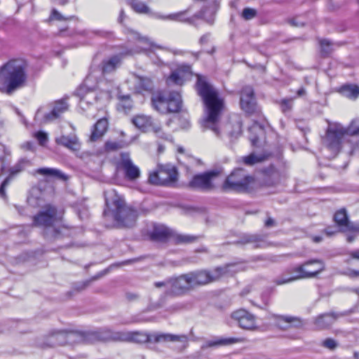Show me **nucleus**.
I'll list each match as a JSON object with an SVG mask.
<instances>
[{
  "instance_id": "obj_1",
  "label": "nucleus",
  "mask_w": 359,
  "mask_h": 359,
  "mask_svg": "<svg viewBox=\"0 0 359 359\" xmlns=\"http://www.w3.org/2000/svg\"><path fill=\"white\" fill-rule=\"evenodd\" d=\"M196 87L206 107V116L202 121L201 126L204 129L211 130L217 136H219L218 121L224 105L223 100L219 97L217 91L204 76L197 75Z\"/></svg>"
},
{
  "instance_id": "obj_2",
  "label": "nucleus",
  "mask_w": 359,
  "mask_h": 359,
  "mask_svg": "<svg viewBox=\"0 0 359 359\" xmlns=\"http://www.w3.org/2000/svg\"><path fill=\"white\" fill-rule=\"evenodd\" d=\"M135 207L133 203H105L103 209L104 226L108 229L132 228L135 224L140 214H147L156 208L140 207L142 203H137Z\"/></svg>"
},
{
  "instance_id": "obj_3",
  "label": "nucleus",
  "mask_w": 359,
  "mask_h": 359,
  "mask_svg": "<svg viewBox=\"0 0 359 359\" xmlns=\"http://www.w3.org/2000/svg\"><path fill=\"white\" fill-rule=\"evenodd\" d=\"M27 80V64L22 59L10 60L0 68L1 90L11 94L24 87Z\"/></svg>"
},
{
  "instance_id": "obj_4",
  "label": "nucleus",
  "mask_w": 359,
  "mask_h": 359,
  "mask_svg": "<svg viewBox=\"0 0 359 359\" xmlns=\"http://www.w3.org/2000/svg\"><path fill=\"white\" fill-rule=\"evenodd\" d=\"M324 262L318 259H311L301 264L290 266L285 273L274 279L273 282L278 285H283L302 279H309L316 277L325 271Z\"/></svg>"
},
{
  "instance_id": "obj_5",
  "label": "nucleus",
  "mask_w": 359,
  "mask_h": 359,
  "mask_svg": "<svg viewBox=\"0 0 359 359\" xmlns=\"http://www.w3.org/2000/svg\"><path fill=\"white\" fill-rule=\"evenodd\" d=\"M151 103L157 111L161 114H168L180 111L182 101L178 92H157L152 95Z\"/></svg>"
},
{
  "instance_id": "obj_6",
  "label": "nucleus",
  "mask_w": 359,
  "mask_h": 359,
  "mask_svg": "<svg viewBox=\"0 0 359 359\" xmlns=\"http://www.w3.org/2000/svg\"><path fill=\"white\" fill-rule=\"evenodd\" d=\"M257 185L255 178L243 168H236L225 180L222 188L238 192L251 191Z\"/></svg>"
},
{
  "instance_id": "obj_7",
  "label": "nucleus",
  "mask_w": 359,
  "mask_h": 359,
  "mask_svg": "<svg viewBox=\"0 0 359 359\" xmlns=\"http://www.w3.org/2000/svg\"><path fill=\"white\" fill-rule=\"evenodd\" d=\"M74 343H81L80 332L59 330L53 331L46 335L42 341H38V346L41 348H53L56 346H64L66 344H72Z\"/></svg>"
},
{
  "instance_id": "obj_8",
  "label": "nucleus",
  "mask_w": 359,
  "mask_h": 359,
  "mask_svg": "<svg viewBox=\"0 0 359 359\" xmlns=\"http://www.w3.org/2000/svg\"><path fill=\"white\" fill-rule=\"evenodd\" d=\"M328 124L323 142L333 156H336L341 149L346 135L341 123L328 122Z\"/></svg>"
},
{
  "instance_id": "obj_9",
  "label": "nucleus",
  "mask_w": 359,
  "mask_h": 359,
  "mask_svg": "<svg viewBox=\"0 0 359 359\" xmlns=\"http://www.w3.org/2000/svg\"><path fill=\"white\" fill-rule=\"evenodd\" d=\"M179 173L174 166H159L149 175V183L154 185L175 187L178 181Z\"/></svg>"
},
{
  "instance_id": "obj_10",
  "label": "nucleus",
  "mask_w": 359,
  "mask_h": 359,
  "mask_svg": "<svg viewBox=\"0 0 359 359\" xmlns=\"http://www.w3.org/2000/svg\"><path fill=\"white\" fill-rule=\"evenodd\" d=\"M261 172L262 176L257 183L260 191L262 194L275 193L276 187L281 182L284 175L273 165L263 168Z\"/></svg>"
},
{
  "instance_id": "obj_11",
  "label": "nucleus",
  "mask_w": 359,
  "mask_h": 359,
  "mask_svg": "<svg viewBox=\"0 0 359 359\" xmlns=\"http://www.w3.org/2000/svg\"><path fill=\"white\" fill-rule=\"evenodd\" d=\"M231 266L232 265L229 264L224 267L218 266L214 269L212 271L199 270L189 272V275L192 287L199 285H204L217 280L227 272L228 268Z\"/></svg>"
},
{
  "instance_id": "obj_12",
  "label": "nucleus",
  "mask_w": 359,
  "mask_h": 359,
  "mask_svg": "<svg viewBox=\"0 0 359 359\" xmlns=\"http://www.w3.org/2000/svg\"><path fill=\"white\" fill-rule=\"evenodd\" d=\"M122 332H114L108 328H102L93 332H80L81 343H94L97 341H119Z\"/></svg>"
},
{
  "instance_id": "obj_13",
  "label": "nucleus",
  "mask_w": 359,
  "mask_h": 359,
  "mask_svg": "<svg viewBox=\"0 0 359 359\" xmlns=\"http://www.w3.org/2000/svg\"><path fill=\"white\" fill-rule=\"evenodd\" d=\"M219 172L210 170L195 175L189 182L188 187L203 191H209L215 188V180L219 176Z\"/></svg>"
},
{
  "instance_id": "obj_14",
  "label": "nucleus",
  "mask_w": 359,
  "mask_h": 359,
  "mask_svg": "<svg viewBox=\"0 0 359 359\" xmlns=\"http://www.w3.org/2000/svg\"><path fill=\"white\" fill-rule=\"evenodd\" d=\"M192 287L189 273L170 278V288L165 292L167 296L177 297L187 293Z\"/></svg>"
},
{
  "instance_id": "obj_15",
  "label": "nucleus",
  "mask_w": 359,
  "mask_h": 359,
  "mask_svg": "<svg viewBox=\"0 0 359 359\" xmlns=\"http://www.w3.org/2000/svg\"><path fill=\"white\" fill-rule=\"evenodd\" d=\"M63 211H58L54 206L48 205L43 211L34 217L33 224L35 226H50L53 223L62 219Z\"/></svg>"
},
{
  "instance_id": "obj_16",
  "label": "nucleus",
  "mask_w": 359,
  "mask_h": 359,
  "mask_svg": "<svg viewBox=\"0 0 359 359\" xmlns=\"http://www.w3.org/2000/svg\"><path fill=\"white\" fill-rule=\"evenodd\" d=\"M270 319L273 325L282 330H287L290 328H300L304 325L303 320L297 316L289 315L271 314Z\"/></svg>"
},
{
  "instance_id": "obj_17",
  "label": "nucleus",
  "mask_w": 359,
  "mask_h": 359,
  "mask_svg": "<svg viewBox=\"0 0 359 359\" xmlns=\"http://www.w3.org/2000/svg\"><path fill=\"white\" fill-rule=\"evenodd\" d=\"M231 317L243 330H255L257 327L255 316L245 309H240L233 311Z\"/></svg>"
},
{
  "instance_id": "obj_18",
  "label": "nucleus",
  "mask_w": 359,
  "mask_h": 359,
  "mask_svg": "<svg viewBox=\"0 0 359 359\" xmlns=\"http://www.w3.org/2000/svg\"><path fill=\"white\" fill-rule=\"evenodd\" d=\"M240 104L241 109L248 114H253L259 111L254 90L250 86H245L242 89L241 93Z\"/></svg>"
},
{
  "instance_id": "obj_19",
  "label": "nucleus",
  "mask_w": 359,
  "mask_h": 359,
  "mask_svg": "<svg viewBox=\"0 0 359 359\" xmlns=\"http://www.w3.org/2000/svg\"><path fill=\"white\" fill-rule=\"evenodd\" d=\"M119 165L126 180L135 182L140 177L141 172L140 168L133 163L128 153H122L121 154Z\"/></svg>"
},
{
  "instance_id": "obj_20",
  "label": "nucleus",
  "mask_w": 359,
  "mask_h": 359,
  "mask_svg": "<svg viewBox=\"0 0 359 359\" xmlns=\"http://www.w3.org/2000/svg\"><path fill=\"white\" fill-rule=\"evenodd\" d=\"M188 13L189 9H187L168 15H158V18L162 20L187 23L196 26L195 20L201 18L202 14L198 13L193 16H189Z\"/></svg>"
},
{
  "instance_id": "obj_21",
  "label": "nucleus",
  "mask_w": 359,
  "mask_h": 359,
  "mask_svg": "<svg viewBox=\"0 0 359 359\" xmlns=\"http://www.w3.org/2000/svg\"><path fill=\"white\" fill-rule=\"evenodd\" d=\"M264 238L265 236L262 235L243 233L234 243L236 245L252 244L255 248H264L268 245Z\"/></svg>"
},
{
  "instance_id": "obj_22",
  "label": "nucleus",
  "mask_w": 359,
  "mask_h": 359,
  "mask_svg": "<svg viewBox=\"0 0 359 359\" xmlns=\"http://www.w3.org/2000/svg\"><path fill=\"white\" fill-rule=\"evenodd\" d=\"M172 231L163 224H155L149 233V238L153 241L165 242L171 238Z\"/></svg>"
},
{
  "instance_id": "obj_23",
  "label": "nucleus",
  "mask_w": 359,
  "mask_h": 359,
  "mask_svg": "<svg viewBox=\"0 0 359 359\" xmlns=\"http://www.w3.org/2000/svg\"><path fill=\"white\" fill-rule=\"evenodd\" d=\"M121 341H132L139 344L151 342V334L144 332H122Z\"/></svg>"
},
{
  "instance_id": "obj_24",
  "label": "nucleus",
  "mask_w": 359,
  "mask_h": 359,
  "mask_svg": "<svg viewBox=\"0 0 359 359\" xmlns=\"http://www.w3.org/2000/svg\"><path fill=\"white\" fill-rule=\"evenodd\" d=\"M270 154L266 152L256 153L252 152L247 156L239 158L237 161L238 163H243L247 166H252L267 160Z\"/></svg>"
},
{
  "instance_id": "obj_25",
  "label": "nucleus",
  "mask_w": 359,
  "mask_h": 359,
  "mask_svg": "<svg viewBox=\"0 0 359 359\" xmlns=\"http://www.w3.org/2000/svg\"><path fill=\"white\" fill-rule=\"evenodd\" d=\"M341 316L342 314L335 312L321 314L316 318L315 325L320 330L327 328L332 325L339 317Z\"/></svg>"
},
{
  "instance_id": "obj_26",
  "label": "nucleus",
  "mask_w": 359,
  "mask_h": 359,
  "mask_svg": "<svg viewBox=\"0 0 359 359\" xmlns=\"http://www.w3.org/2000/svg\"><path fill=\"white\" fill-rule=\"evenodd\" d=\"M55 142L73 151H78L81 149V144L76 135H62L57 137Z\"/></svg>"
},
{
  "instance_id": "obj_27",
  "label": "nucleus",
  "mask_w": 359,
  "mask_h": 359,
  "mask_svg": "<svg viewBox=\"0 0 359 359\" xmlns=\"http://www.w3.org/2000/svg\"><path fill=\"white\" fill-rule=\"evenodd\" d=\"M68 104L65 101L58 100L55 102L54 107L50 113L44 116V123L50 122L60 117V114L66 111Z\"/></svg>"
},
{
  "instance_id": "obj_28",
  "label": "nucleus",
  "mask_w": 359,
  "mask_h": 359,
  "mask_svg": "<svg viewBox=\"0 0 359 359\" xmlns=\"http://www.w3.org/2000/svg\"><path fill=\"white\" fill-rule=\"evenodd\" d=\"M108 128V121L107 118H100L93 126V128L90 136L92 142H95L100 139L107 132Z\"/></svg>"
},
{
  "instance_id": "obj_29",
  "label": "nucleus",
  "mask_w": 359,
  "mask_h": 359,
  "mask_svg": "<svg viewBox=\"0 0 359 359\" xmlns=\"http://www.w3.org/2000/svg\"><path fill=\"white\" fill-rule=\"evenodd\" d=\"M121 64L120 55H114L102 62V72L103 74H111L116 70Z\"/></svg>"
},
{
  "instance_id": "obj_30",
  "label": "nucleus",
  "mask_w": 359,
  "mask_h": 359,
  "mask_svg": "<svg viewBox=\"0 0 359 359\" xmlns=\"http://www.w3.org/2000/svg\"><path fill=\"white\" fill-rule=\"evenodd\" d=\"M250 133L249 140L254 147H258L259 139L264 136V127L257 122H255L248 128Z\"/></svg>"
},
{
  "instance_id": "obj_31",
  "label": "nucleus",
  "mask_w": 359,
  "mask_h": 359,
  "mask_svg": "<svg viewBox=\"0 0 359 359\" xmlns=\"http://www.w3.org/2000/svg\"><path fill=\"white\" fill-rule=\"evenodd\" d=\"M36 172L43 176L50 177L62 181H67L68 180V176L67 175L63 173L60 170L56 168H41L37 169Z\"/></svg>"
},
{
  "instance_id": "obj_32",
  "label": "nucleus",
  "mask_w": 359,
  "mask_h": 359,
  "mask_svg": "<svg viewBox=\"0 0 359 359\" xmlns=\"http://www.w3.org/2000/svg\"><path fill=\"white\" fill-rule=\"evenodd\" d=\"M172 207L179 209L182 214L187 215H194L205 211L203 207L193 205L191 203H173Z\"/></svg>"
},
{
  "instance_id": "obj_33",
  "label": "nucleus",
  "mask_w": 359,
  "mask_h": 359,
  "mask_svg": "<svg viewBox=\"0 0 359 359\" xmlns=\"http://www.w3.org/2000/svg\"><path fill=\"white\" fill-rule=\"evenodd\" d=\"M135 80V89L137 93H142L144 91L149 92L153 90V82L149 78L137 76Z\"/></svg>"
},
{
  "instance_id": "obj_34",
  "label": "nucleus",
  "mask_w": 359,
  "mask_h": 359,
  "mask_svg": "<svg viewBox=\"0 0 359 359\" xmlns=\"http://www.w3.org/2000/svg\"><path fill=\"white\" fill-rule=\"evenodd\" d=\"M117 109L124 114H128L133 107V102L130 95H118Z\"/></svg>"
},
{
  "instance_id": "obj_35",
  "label": "nucleus",
  "mask_w": 359,
  "mask_h": 359,
  "mask_svg": "<svg viewBox=\"0 0 359 359\" xmlns=\"http://www.w3.org/2000/svg\"><path fill=\"white\" fill-rule=\"evenodd\" d=\"M240 341V339L235 337L219 339L217 340H211L206 342L202 346V348H207L214 346H226L236 344Z\"/></svg>"
},
{
  "instance_id": "obj_36",
  "label": "nucleus",
  "mask_w": 359,
  "mask_h": 359,
  "mask_svg": "<svg viewBox=\"0 0 359 359\" xmlns=\"http://www.w3.org/2000/svg\"><path fill=\"white\" fill-rule=\"evenodd\" d=\"M172 238L175 244H188L196 242L200 236L175 233L172 232Z\"/></svg>"
},
{
  "instance_id": "obj_37",
  "label": "nucleus",
  "mask_w": 359,
  "mask_h": 359,
  "mask_svg": "<svg viewBox=\"0 0 359 359\" xmlns=\"http://www.w3.org/2000/svg\"><path fill=\"white\" fill-rule=\"evenodd\" d=\"M46 200V192L39 187H33L29 192L27 202Z\"/></svg>"
},
{
  "instance_id": "obj_38",
  "label": "nucleus",
  "mask_w": 359,
  "mask_h": 359,
  "mask_svg": "<svg viewBox=\"0 0 359 359\" xmlns=\"http://www.w3.org/2000/svg\"><path fill=\"white\" fill-rule=\"evenodd\" d=\"M341 93L345 97L355 100L359 96V86L356 85H345L341 88Z\"/></svg>"
},
{
  "instance_id": "obj_39",
  "label": "nucleus",
  "mask_w": 359,
  "mask_h": 359,
  "mask_svg": "<svg viewBox=\"0 0 359 359\" xmlns=\"http://www.w3.org/2000/svg\"><path fill=\"white\" fill-rule=\"evenodd\" d=\"M334 220L339 227L341 228L343 230L348 222L346 210L342 208L337 211L334 215Z\"/></svg>"
},
{
  "instance_id": "obj_40",
  "label": "nucleus",
  "mask_w": 359,
  "mask_h": 359,
  "mask_svg": "<svg viewBox=\"0 0 359 359\" xmlns=\"http://www.w3.org/2000/svg\"><path fill=\"white\" fill-rule=\"evenodd\" d=\"M133 124L140 129H145L148 126H152L151 118L144 115H137L133 118Z\"/></svg>"
},
{
  "instance_id": "obj_41",
  "label": "nucleus",
  "mask_w": 359,
  "mask_h": 359,
  "mask_svg": "<svg viewBox=\"0 0 359 359\" xmlns=\"http://www.w3.org/2000/svg\"><path fill=\"white\" fill-rule=\"evenodd\" d=\"M344 130L346 135H359V118L353 119L347 128L344 127Z\"/></svg>"
},
{
  "instance_id": "obj_42",
  "label": "nucleus",
  "mask_w": 359,
  "mask_h": 359,
  "mask_svg": "<svg viewBox=\"0 0 359 359\" xmlns=\"http://www.w3.org/2000/svg\"><path fill=\"white\" fill-rule=\"evenodd\" d=\"M105 202H124V198L116 190L109 189L104 192Z\"/></svg>"
},
{
  "instance_id": "obj_43",
  "label": "nucleus",
  "mask_w": 359,
  "mask_h": 359,
  "mask_svg": "<svg viewBox=\"0 0 359 359\" xmlns=\"http://www.w3.org/2000/svg\"><path fill=\"white\" fill-rule=\"evenodd\" d=\"M151 342H170V333L154 332L151 334Z\"/></svg>"
},
{
  "instance_id": "obj_44",
  "label": "nucleus",
  "mask_w": 359,
  "mask_h": 359,
  "mask_svg": "<svg viewBox=\"0 0 359 359\" xmlns=\"http://www.w3.org/2000/svg\"><path fill=\"white\" fill-rule=\"evenodd\" d=\"M153 132L160 138L167 141H172V137L170 134L165 133L161 126L154 123L151 126Z\"/></svg>"
},
{
  "instance_id": "obj_45",
  "label": "nucleus",
  "mask_w": 359,
  "mask_h": 359,
  "mask_svg": "<svg viewBox=\"0 0 359 359\" xmlns=\"http://www.w3.org/2000/svg\"><path fill=\"white\" fill-rule=\"evenodd\" d=\"M170 342H178L182 344L184 348H187L189 342V337L186 334H170Z\"/></svg>"
},
{
  "instance_id": "obj_46",
  "label": "nucleus",
  "mask_w": 359,
  "mask_h": 359,
  "mask_svg": "<svg viewBox=\"0 0 359 359\" xmlns=\"http://www.w3.org/2000/svg\"><path fill=\"white\" fill-rule=\"evenodd\" d=\"M320 45L321 48V53L324 56H327L330 55L333 49H332V42L327 39H321L320 41Z\"/></svg>"
},
{
  "instance_id": "obj_47",
  "label": "nucleus",
  "mask_w": 359,
  "mask_h": 359,
  "mask_svg": "<svg viewBox=\"0 0 359 359\" xmlns=\"http://www.w3.org/2000/svg\"><path fill=\"white\" fill-rule=\"evenodd\" d=\"M81 34L88 38H92L94 36H108L111 35V32L103 30H83L81 32Z\"/></svg>"
},
{
  "instance_id": "obj_48",
  "label": "nucleus",
  "mask_w": 359,
  "mask_h": 359,
  "mask_svg": "<svg viewBox=\"0 0 359 359\" xmlns=\"http://www.w3.org/2000/svg\"><path fill=\"white\" fill-rule=\"evenodd\" d=\"M133 9L138 13H147L149 8L143 2L134 1L131 4Z\"/></svg>"
},
{
  "instance_id": "obj_49",
  "label": "nucleus",
  "mask_w": 359,
  "mask_h": 359,
  "mask_svg": "<svg viewBox=\"0 0 359 359\" xmlns=\"http://www.w3.org/2000/svg\"><path fill=\"white\" fill-rule=\"evenodd\" d=\"M183 82L184 81L182 77L180 76V74L177 72H172L167 79V83L168 84L172 83L174 84L182 86L183 84Z\"/></svg>"
},
{
  "instance_id": "obj_50",
  "label": "nucleus",
  "mask_w": 359,
  "mask_h": 359,
  "mask_svg": "<svg viewBox=\"0 0 359 359\" xmlns=\"http://www.w3.org/2000/svg\"><path fill=\"white\" fill-rule=\"evenodd\" d=\"M257 15V11L255 8H245L243 10L241 16L245 20H250L255 18Z\"/></svg>"
},
{
  "instance_id": "obj_51",
  "label": "nucleus",
  "mask_w": 359,
  "mask_h": 359,
  "mask_svg": "<svg viewBox=\"0 0 359 359\" xmlns=\"http://www.w3.org/2000/svg\"><path fill=\"white\" fill-rule=\"evenodd\" d=\"M11 181V177H7L0 185V199L3 201L8 200L7 195L6 194V188L8 186Z\"/></svg>"
},
{
  "instance_id": "obj_52",
  "label": "nucleus",
  "mask_w": 359,
  "mask_h": 359,
  "mask_svg": "<svg viewBox=\"0 0 359 359\" xmlns=\"http://www.w3.org/2000/svg\"><path fill=\"white\" fill-rule=\"evenodd\" d=\"M27 162L25 159L20 160L17 164L10 169L11 175H14L23 170L24 165Z\"/></svg>"
},
{
  "instance_id": "obj_53",
  "label": "nucleus",
  "mask_w": 359,
  "mask_h": 359,
  "mask_svg": "<svg viewBox=\"0 0 359 359\" xmlns=\"http://www.w3.org/2000/svg\"><path fill=\"white\" fill-rule=\"evenodd\" d=\"M34 137L38 140L39 143L41 146H44L48 142V135L45 132L39 131L34 134Z\"/></svg>"
},
{
  "instance_id": "obj_54",
  "label": "nucleus",
  "mask_w": 359,
  "mask_h": 359,
  "mask_svg": "<svg viewBox=\"0 0 359 359\" xmlns=\"http://www.w3.org/2000/svg\"><path fill=\"white\" fill-rule=\"evenodd\" d=\"M292 107V99H285L283 100L280 102V107L284 113H287L290 111Z\"/></svg>"
},
{
  "instance_id": "obj_55",
  "label": "nucleus",
  "mask_w": 359,
  "mask_h": 359,
  "mask_svg": "<svg viewBox=\"0 0 359 359\" xmlns=\"http://www.w3.org/2000/svg\"><path fill=\"white\" fill-rule=\"evenodd\" d=\"M322 345L325 348H328L330 350H334L338 346L337 342L334 339H333L332 338H327V339H325L323 341Z\"/></svg>"
},
{
  "instance_id": "obj_56",
  "label": "nucleus",
  "mask_w": 359,
  "mask_h": 359,
  "mask_svg": "<svg viewBox=\"0 0 359 359\" xmlns=\"http://www.w3.org/2000/svg\"><path fill=\"white\" fill-rule=\"evenodd\" d=\"M343 231H349L359 233V222L354 223L348 220Z\"/></svg>"
},
{
  "instance_id": "obj_57",
  "label": "nucleus",
  "mask_w": 359,
  "mask_h": 359,
  "mask_svg": "<svg viewBox=\"0 0 359 359\" xmlns=\"http://www.w3.org/2000/svg\"><path fill=\"white\" fill-rule=\"evenodd\" d=\"M121 148V144L116 142H107L105 149L107 151H116Z\"/></svg>"
},
{
  "instance_id": "obj_58",
  "label": "nucleus",
  "mask_w": 359,
  "mask_h": 359,
  "mask_svg": "<svg viewBox=\"0 0 359 359\" xmlns=\"http://www.w3.org/2000/svg\"><path fill=\"white\" fill-rule=\"evenodd\" d=\"M76 205L74 206V208L78 211V215L81 219H83L88 216L87 211L83 210V212H81V208H83V203H75Z\"/></svg>"
},
{
  "instance_id": "obj_59",
  "label": "nucleus",
  "mask_w": 359,
  "mask_h": 359,
  "mask_svg": "<svg viewBox=\"0 0 359 359\" xmlns=\"http://www.w3.org/2000/svg\"><path fill=\"white\" fill-rule=\"evenodd\" d=\"M154 286L156 287H165L166 288L165 292L170 288V278L165 280V281H159V282H155Z\"/></svg>"
},
{
  "instance_id": "obj_60",
  "label": "nucleus",
  "mask_w": 359,
  "mask_h": 359,
  "mask_svg": "<svg viewBox=\"0 0 359 359\" xmlns=\"http://www.w3.org/2000/svg\"><path fill=\"white\" fill-rule=\"evenodd\" d=\"M324 231L328 236H332L339 232V229L337 226H329Z\"/></svg>"
},
{
  "instance_id": "obj_61",
  "label": "nucleus",
  "mask_w": 359,
  "mask_h": 359,
  "mask_svg": "<svg viewBox=\"0 0 359 359\" xmlns=\"http://www.w3.org/2000/svg\"><path fill=\"white\" fill-rule=\"evenodd\" d=\"M50 18V20H63L62 15L55 9H53L52 11Z\"/></svg>"
},
{
  "instance_id": "obj_62",
  "label": "nucleus",
  "mask_w": 359,
  "mask_h": 359,
  "mask_svg": "<svg viewBox=\"0 0 359 359\" xmlns=\"http://www.w3.org/2000/svg\"><path fill=\"white\" fill-rule=\"evenodd\" d=\"M126 297L130 302L135 301L138 299V294L133 292H126Z\"/></svg>"
},
{
  "instance_id": "obj_63",
  "label": "nucleus",
  "mask_w": 359,
  "mask_h": 359,
  "mask_svg": "<svg viewBox=\"0 0 359 359\" xmlns=\"http://www.w3.org/2000/svg\"><path fill=\"white\" fill-rule=\"evenodd\" d=\"M276 224V221L271 217H269L264 222V226L267 228L274 226Z\"/></svg>"
},
{
  "instance_id": "obj_64",
  "label": "nucleus",
  "mask_w": 359,
  "mask_h": 359,
  "mask_svg": "<svg viewBox=\"0 0 359 359\" xmlns=\"http://www.w3.org/2000/svg\"><path fill=\"white\" fill-rule=\"evenodd\" d=\"M21 147L26 150L32 151L34 150V144L31 142H26L22 144Z\"/></svg>"
}]
</instances>
